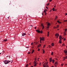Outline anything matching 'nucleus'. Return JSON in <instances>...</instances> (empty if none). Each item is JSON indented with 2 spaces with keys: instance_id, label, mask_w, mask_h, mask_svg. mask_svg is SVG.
I'll return each instance as SVG.
<instances>
[{
  "instance_id": "39448f33",
  "label": "nucleus",
  "mask_w": 67,
  "mask_h": 67,
  "mask_svg": "<svg viewBox=\"0 0 67 67\" xmlns=\"http://www.w3.org/2000/svg\"><path fill=\"white\" fill-rule=\"evenodd\" d=\"M40 43H41V41H44V37H40Z\"/></svg>"
},
{
  "instance_id": "c9c22d12",
  "label": "nucleus",
  "mask_w": 67,
  "mask_h": 67,
  "mask_svg": "<svg viewBox=\"0 0 67 67\" xmlns=\"http://www.w3.org/2000/svg\"><path fill=\"white\" fill-rule=\"evenodd\" d=\"M59 27V26L58 25L57 26V27Z\"/></svg>"
},
{
  "instance_id": "423d86ee",
  "label": "nucleus",
  "mask_w": 67,
  "mask_h": 67,
  "mask_svg": "<svg viewBox=\"0 0 67 67\" xmlns=\"http://www.w3.org/2000/svg\"><path fill=\"white\" fill-rule=\"evenodd\" d=\"M64 52L66 55H67V50H65Z\"/></svg>"
},
{
  "instance_id": "1a4fd4ad",
  "label": "nucleus",
  "mask_w": 67,
  "mask_h": 67,
  "mask_svg": "<svg viewBox=\"0 0 67 67\" xmlns=\"http://www.w3.org/2000/svg\"><path fill=\"white\" fill-rule=\"evenodd\" d=\"M67 29H66L65 30L64 32V35H66V32H67Z\"/></svg>"
},
{
  "instance_id": "20e7f679",
  "label": "nucleus",
  "mask_w": 67,
  "mask_h": 67,
  "mask_svg": "<svg viewBox=\"0 0 67 67\" xmlns=\"http://www.w3.org/2000/svg\"><path fill=\"white\" fill-rule=\"evenodd\" d=\"M36 31L37 32H38V33H43V32H42V31H40L38 30H36Z\"/></svg>"
},
{
  "instance_id": "bb28decb",
  "label": "nucleus",
  "mask_w": 67,
  "mask_h": 67,
  "mask_svg": "<svg viewBox=\"0 0 67 67\" xmlns=\"http://www.w3.org/2000/svg\"><path fill=\"white\" fill-rule=\"evenodd\" d=\"M49 48H51V46L49 45Z\"/></svg>"
},
{
  "instance_id": "f03ea898",
  "label": "nucleus",
  "mask_w": 67,
  "mask_h": 67,
  "mask_svg": "<svg viewBox=\"0 0 67 67\" xmlns=\"http://www.w3.org/2000/svg\"><path fill=\"white\" fill-rule=\"evenodd\" d=\"M10 62H11V61L5 60L4 63H5V64H9V63H10Z\"/></svg>"
},
{
  "instance_id": "c756f323",
  "label": "nucleus",
  "mask_w": 67,
  "mask_h": 67,
  "mask_svg": "<svg viewBox=\"0 0 67 67\" xmlns=\"http://www.w3.org/2000/svg\"><path fill=\"white\" fill-rule=\"evenodd\" d=\"M28 54H31V52H29L28 53Z\"/></svg>"
},
{
  "instance_id": "09e8293b",
  "label": "nucleus",
  "mask_w": 67,
  "mask_h": 67,
  "mask_svg": "<svg viewBox=\"0 0 67 67\" xmlns=\"http://www.w3.org/2000/svg\"><path fill=\"white\" fill-rule=\"evenodd\" d=\"M30 26H32V25H31Z\"/></svg>"
},
{
  "instance_id": "f257e3e1",
  "label": "nucleus",
  "mask_w": 67,
  "mask_h": 67,
  "mask_svg": "<svg viewBox=\"0 0 67 67\" xmlns=\"http://www.w3.org/2000/svg\"><path fill=\"white\" fill-rule=\"evenodd\" d=\"M47 64H48V63H46V62L44 64H43V67H48V66L47 65Z\"/></svg>"
},
{
  "instance_id": "e2e57ef3",
  "label": "nucleus",
  "mask_w": 67,
  "mask_h": 67,
  "mask_svg": "<svg viewBox=\"0 0 67 67\" xmlns=\"http://www.w3.org/2000/svg\"><path fill=\"white\" fill-rule=\"evenodd\" d=\"M47 9H48V8H47Z\"/></svg>"
},
{
  "instance_id": "3c124183",
  "label": "nucleus",
  "mask_w": 67,
  "mask_h": 67,
  "mask_svg": "<svg viewBox=\"0 0 67 67\" xmlns=\"http://www.w3.org/2000/svg\"><path fill=\"white\" fill-rule=\"evenodd\" d=\"M46 8H48V7H46Z\"/></svg>"
},
{
  "instance_id": "f704fd0d",
  "label": "nucleus",
  "mask_w": 67,
  "mask_h": 67,
  "mask_svg": "<svg viewBox=\"0 0 67 67\" xmlns=\"http://www.w3.org/2000/svg\"><path fill=\"white\" fill-rule=\"evenodd\" d=\"M45 47V45H44V46H43V47Z\"/></svg>"
},
{
  "instance_id": "5701e85b",
  "label": "nucleus",
  "mask_w": 67,
  "mask_h": 67,
  "mask_svg": "<svg viewBox=\"0 0 67 67\" xmlns=\"http://www.w3.org/2000/svg\"><path fill=\"white\" fill-rule=\"evenodd\" d=\"M41 46V44H39V45L38 46V47H40Z\"/></svg>"
},
{
  "instance_id": "0e129e2a",
  "label": "nucleus",
  "mask_w": 67,
  "mask_h": 67,
  "mask_svg": "<svg viewBox=\"0 0 67 67\" xmlns=\"http://www.w3.org/2000/svg\"><path fill=\"white\" fill-rule=\"evenodd\" d=\"M8 19H9V17H8Z\"/></svg>"
},
{
  "instance_id": "a19ab883",
  "label": "nucleus",
  "mask_w": 67,
  "mask_h": 67,
  "mask_svg": "<svg viewBox=\"0 0 67 67\" xmlns=\"http://www.w3.org/2000/svg\"><path fill=\"white\" fill-rule=\"evenodd\" d=\"M67 15V13H65V15Z\"/></svg>"
},
{
  "instance_id": "4468645a",
  "label": "nucleus",
  "mask_w": 67,
  "mask_h": 67,
  "mask_svg": "<svg viewBox=\"0 0 67 67\" xmlns=\"http://www.w3.org/2000/svg\"><path fill=\"white\" fill-rule=\"evenodd\" d=\"M57 62H56L55 63V67H56V66H57Z\"/></svg>"
},
{
  "instance_id": "cd10ccee",
  "label": "nucleus",
  "mask_w": 67,
  "mask_h": 67,
  "mask_svg": "<svg viewBox=\"0 0 67 67\" xmlns=\"http://www.w3.org/2000/svg\"><path fill=\"white\" fill-rule=\"evenodd\" d=\"M43 50V53H45V51H44V50Z\"/></svg>"
},
{
  "instance_id": "13d9d810",
  "label": "nucleus",
  "mask_w": 67,
  "mask_h": 67,
  "mask_svg": "<svg viewBox=\"0 0 67 67\" xmlns=\"http://www.w3.org/2000/svg\"><path fill=\"white\" fill-rule=\"evenodd\" d=\"M31 67H33V66H31Z\"/></svg>"
},
{
  "instance_id": "412c9836",
  "label": "nucleus",
  "mask_w": 67,
  "mask_h": 67,
  "mask_svg": "<svg viewBox=\"0 0 67 67\" xmlns=\"http://www.w3.org/2000/svg\"><path fill=\"white\" fill-rule=\"evenodd\" d=\"M8 41L7 40H3V41L4 42H6V41Z\"/></svg>"
},
{
  "instance_id": "f3484780",
  "label": "nucleus",
  "mask_w": 67,
  "mask_h": 67,
  "mask_svg": "<svg viewBox=\"0 0 67 67\" xmlns=\"http://www.w3.org/2000/svg\"><path fill=\"white\" fill-rule=\"evenodd\" d=\"M52 10L53 11H55V8H53L52 9Z\"/></svg>"
},
{
  "instance_id": "9b49d317",
  "label": "nucleus",
  "mask_w": 67,
  "mask_h": 67,
  "mask_svg": "<svg viewBox=\"0 0 67 67\" xmlns=\"http://www.w3.org/2000/svg\"><path fill=\"white\" fill-rule=\"evenodd\" d=\"M25 35H26V34H25V33H23V34H22V36H24Z\"/></svg>"
},
{
  "instance_id": "5fc2aeb1",
  "label": "nucleus",
  "mask_w": 67,
  "mask_h": 67,
  "mask_svg": "<svg viewBox=\"0 0 67 67\" xmlns=\"http://www.w3.org/2000/svg\"><path fill=\"white\" fill-rule=\"evenodd\" d=\"M51 67H54V66H52Z\"/></svg>"
},
{
  "instance_id": "c03bdc74",
  "label": "nucleus",
  "mask_w": 67,
  "mask_h": 67,
  "mask_svg": "<svg viewBox=\"0 0 67 67\" xmlns=\"http://www.w3.org/2000/svg\"><path fill=\"white\" fill-rule=\"evenodd\" d=\"M35 60H36V58L35 59Z\"/></svg>"
},
{
  "instance_id": "4d7b16f0",
  "label": "nucleus",
  "mask_w": 67,
  "mask_h": 67,
  "mask_svg": "<svg viewBox=\"0 0 67 67\" xmlns=\"http://www.w3.org/2000/svg\"><path fill=\"white\" fill-rule=\"evenodd\" d=\"M54 7H55L56 6H54Z\"/></svg>"
},
{
  "instance_id": "2eb2a0df",
  "label": "nucleus",
  "mask_w": 67,
  "mask_h": 67,
  "mask_svg": "<svg viewBox=\"0 0 67 67\" xmlns=\"http://www.w3.org/2000/svg\"><path fill=\"white\" fill-rule=\"evenodd\" d=\"M57 22H58V23H59V24H60L62 23V22H60L59 20H58L57 21Z\"/></svg>"
},
{
  "instance_id": "6e6d98bb",
  "label": "nucleus",
  "mask_w": 67,
  "mask_h": 67,
  "mask_svg": "<svg viewBox=\"0 0 67 67\" xmlns=\"http://www.w3.org/2000/svg\"><path fill=\"white\" fill-rule=\"evenodd\" d=\"M51 11H52V10H50V12H51Z\"/></svg>"
},
{
  "instance_id": "f8f14e48",
  "label": "nucleus",
  "mask_w": 67,
  "mask_h": 67,
  "mask_svg": "<svg viewBox=\"0 0 67 67\" xmlns=\"http://www.w3.org/2000/svg\"><path fill=\"white\" fill-rule=\"evenodd\" d=\"M63 58L64 59V60H65V59H67V56H66V57H63Z\"/></svg>"
},
{
  "instance_id": "a211bd4d",
  "label": "nucleus",
  "mask_w": 67,
  "mask_h": 67,
  "mask_svg": "<svg viewBox=\"0 0 67 67\" xmlns=\"http://www.w3.org/2000/svg\"><path fill=\"white\" fill-rule=\"evenodd\" d=\"M46 11H47V10L45 9V10H44V13H45L46 12Z\"/></svg>"
},
{
  "instance_id": "ea45409f",
  "label": "nucleus",
  "mask_w": 67,
  "mask_h": 67,
  "mask_svg": "<svg viewBox=\"0 0 67 67\" xmlns=\"http://www.w3.org/2000/svg\"><path fill=\"white\" fill-rule=\"evenodd\" d=\"M61 66H63V64H61Z\"/></svg>"
},
{
  "instance_id": "ddd939ff",
  "label": "nucleus",
  "mask_w": 67,
  "mask_h": 67,
  "mask_svg": "<svg viewBox=\"0 0 67 67\" xmlns=\"http://www.w3.org/2000/svg\"><path fill=\"white\" fill-rule=\"evenodd\" d=\"M41 26L42 27V30H43V29H44V26H43V25L42 24H41Z\"/></svg>"
},
{
  "instance_id": "e433bc0d",
  "label": "nucleus",
  "mask_w": 67,
  "mask_h": 67,
  "mask_svg": "<svg viewBox=\"0 0 67 67\" xmlns=\"http://www.w3.org/2000/svg\"><path fill=\"white\" fill-rule=\"evenodd\" d=\"M52 1V0H50L49 1L50 2H51V1Z\"/></svg>"
},
{
  "instance_id": "4be33fe9",
  "label": "nucleus",
  "mask_w": 67,
  "mask_h": 67,
  "mask_svg": "<svg viewBox=\"0 0 67 67\" xmlns=\"http://www.w3.org/2000/svg\"><path fill=\"white\" fill-rule=\"evenodd\" d=\"M55 61V60H52V63H54V62Z\"/></svg>"
},
{
  "instance_id": "7c9ffc66",
  "label": "nucleus",
  "mask_w": 67,
  "mask_h": 67,
  "mask_svg": "<svg viewBox=\"0 0 67 67\" xmlns=\"http://www.w3.org/2000/svg\"><path fill=\"white\" fill-rule=\"evenodd\" d=\"M54 29H56V28H57V27H54Z\"/></svg>"
},
{
  "instance_id": "7ed1b4c3",
  "label": "nucleus",
  "mask_w": 67,
  "mask_h": 67,
  "mask_svg": "<svg viewBox=\"0 0 67 67\" xmlns=\"http://www.w3.org/2000/svg\"><path fill=\"white\" fill-rule=\"evenodd\" d=\"M59 38L60 40L59 41V43L60 44H61V43H62V41H61V40H62V39H63V38H62V36H60Z\"/></svg>"
},
{
  "instance_id": "58836bf2",
  "label": "nucleus",
  "mask_w": 67,
  "mask_h": 67,
  "mask_svg": "<svg viewBox=\"0 0 67 67\" xmlns=\"http://www.w3.org/2000/svg\"><path fill=\"white\" fill-rule=\"evenodd\" d=\"M40 49H38V51H40Z\"/></svg>"
},
{
  "instance_id": "393cba45",
  "label": "nucleus",
  "mask_w": 67,
  "mask_h": 67,
  "mask_svg": "<svg viewBox=\"0 0 67 67\" xmlns=\"http://www.w3.org/2000/svg\"><path fill=\"white\" fill-rule=\"evenodd\" d=\"M49 4V3H48L47 4V6H48Z\"/></svg>"
},
{
  "instance_id": "69168bd1",
  "label": "nucleus",
  "mask_w": 67,
  "mask_h": 67,
  "mask_svg": "<svg viewBox=\"0 0 67 67\" xmlns=\"http://www.w3.org/2000/svg\"><path fill=\"white\" fill-rule=\"evenodd\" d=\"M67 65V64H66V65Z\"/></svg>"
},
{
  "instance_id": "dca6fc26",
  "label": "nucleus",
  "mask_w": 67,
  "mask_h": 67,
  "mask_svg": "<svg viewBox=\"0 0 67 67\" xmlns=\"http://www.w3.org/2000/svg\"><path fill=\"white\" fill-rule=\"evenodd\" d=\"M52 58L50 59L49 60L50 62H51L52 61Z\"/></svg>"
},
{
  "instance_id": "49530a36",
  "label": "nucleus",
  "mask_w": 67,
  "mask_h": 67,
  "mask_svg": "<svg viewBox=\"0 0 67 67\" xmlns=\"http://www.w3.org/2000/svg\"><path fill=\"white\" fill-rule=\"evenodd\" d=\"M46 13H45V15H46Z\"/></svg>"
},
{
  "instance_id": "a18cd8bd",
  "label": "nucleus",
  "mask_w": 67,
  "mask_h": 67,
  "mask_svg": "<svg viewBox=\"0 0 67 67\" xmlns=\"http://www.w3.org/2000/svg\"><path fill=\"white\" fill-rule=\"evenodd\" d=\"M64 22H66V20H64Z\"/></svg>"
},
{
  "instance_id": "72a5a7b5",
  "label": "nucleus",
  "mask_w": 67,
  "mask_h": 67,
  "mask_svg": "<svg viewBox=\"0 0 67 67\" xmlns=\"http://www.w3.org/2000/svg\"><path fill=\"white\" fill-rule=\"evenodd\" d=\"M33 42H32L31 43V45H33Z\"/></svg>"
},
{
  "instance_id": "0eeeda50",
  "label": "nucleus",
  "mask_w": 67,
  "mask_h": 67,
  "mask_svg": "<svg viewBox=\"0 0 67 67\" xmlns=\"http://www.w3.org/2000/svg\"><path fill=\"white\" fill-rule=\"evenodd\" d=\"M55 36L57 37V38H58V36H59V35L58 34H57L55 35Z\"/></svg>"
},
{
  "instance_id": "37998d69",
  "label": "nucleus",
  "mask_w": 67,
  "mask_h": 67,
  "mask_svg": "<svg viewBox=\"0 0 67 67\" xmlns=\"http://www.w3.org/2000/svg\"><path fill=\"white\" fill-rule=\"evenodd\" d=\"M33 52H32L31 54H33Z\"/></svg>"
},
{
  "instance_id": "bf43d9fd",
  "label": "nucleus",
  "mask_w": 67,
  "mask_h": 67,
  "mask_svg": "<svg viewBox=\"0 0 67 67\" xmlns=\"http://www.w3.org/2000/svg\"><path fill=\"white\" fill-rule=\"evenodd\" d=\"M66 22H67V20H66Z\"/></svg>"
},
{
  "instance_id": "4c0bfd02",
  "label": "nucleus",
  "mask_w": 67,
  "mask_h": 67,
  "mask_svg": "<svg viewBox=\"0 0 67 67\" xmlns=\"http://www.w3.org/2000/svg\"><path fill=\"white\" fill-rule=\"evenodd\" d=\"M32 52H33H33H34V50H33Z\"/></svg>"
},
{
  "instance_id": "2f4dec72",
  "label": "nucleus",
  "mask_w": 67,
  "mask_h": 67,
  "mask_svg": "<svg viewBox=\"0 0 67 67\" xmlns=\"http://www.w3.org/2000/svg\"><path fill=\"white\" fill-rule=\"evenodd\" d=\"M62 45H63V46H65V44H64V43H63V44Z\"/></svg>"
},
{
  "instance_id": "338daca9",
  "label": "nucleus",
  "mask_w": 67,
  "mask_h": 67,
  "mask_svg": "<svg viewBox=\"0 0 67 67\" xmlns=\"http://www.w3.org/2000/svg\"><path fill=\"white\" fill-rule=\"evenodd\" d=\"M57 18V17H56V19Z\"/></svg>"
},
{
  "instance_id": "8fccbe9b",
  "label": "nucleus",
  "mask_w": 67,
  "mask_h": 67,
  "mask_svg": "<svg viewBox=\"0 0 67 67\" xmlns=\"http://www.w3.org/2000/svg\"><path fill=\"white\" fill-rule=\"evenodd\" d=\"M41 63H40V65H41Z\"/></svg>"
},
{
  "instance_id": "a878e982",
  "label": "nucleus",
  "mask_w": 67,
  "mask_h": 67,
  "mask_svg": "<svg viewBox=\"0 0 67 67\" xmlns=\"http://www.w3.org/2000/svg\"><path fill=\"white\" fill-rule=\"evenodd\" d=\"M51 55H53V52H52V53H51Z\"/></svg>"
},
{
  "instance_id": "052dcab7",
  "label": "nucleus",
  "mask_w": 67,
  "mask_h": 67,
  "mask_svg": "<svg viewBox=\"0 0 67 67\" xmlns=\"http://www.w3.org/2000/svg\"><path fill=\"white\" fill-rule=\"evenodd\" d=\"M29 64L31 65V63H30Z\"/></svg>"
},
{
  "instance_id": "b1692460",
  "label": "nucleus",
  "mask_w": 67,
  "mask_h": 67,
  "mask_svg": "<svg viewBox=\"0 0 67 67\" xmlns=\"http://www.w3.org/2000/svg\"><path fill=\"white\" fill-rule=\"evenodd\" d=\"M49 36V32H48V36Z\"/></svg>"
},
{
  "instance_id": "6e6552de",
  "label": "nucleus",
  "mask_w": 67,
  "mask_h": 67,
  "mask_svg": "<svg viewBox=\"0 0 67 67\" xmlns=\"http://www.w3.org/2000/svg\"><path fill=\"white\" fill-rule=\"evenodd\" d=\"M34 64H35L34 65V66H36V64H37V63L35 61L34 62Z\"/></svg>"
},
{
  "instance_id": "473e14b6",
  "label": "nucleus",
  "mask_w": 67,
  "mask_h": 67,
  "mask_svg": "<svg viewBox=\"0 0 67 67\" xmlns=\"http://www.w3.org/2000/svg\"><path fill=\"white\" fill-rule=\"evenodd\" d=\"M35 29L36 30V27H35Z\"/></svg>"
},
{
  "instance_id": "de8ad7c7",
  "label": "nucleus",
  "mask_w": 67,
  "mask_h": 67,
  "mask_svg": "<svg viewBox=\"0 0 67 67\" xmlns=\"http://www.w3.org/2000/svg\"><path fill=\"white\" fill-rule=\"evenodd\" d=\"M42 15H43V12L42 13Z\"/></svg>"
},
{
  "instance_id": "774afa93",
  "label": "nucleus",
  "mask_w": 67,
  "mask_h": 67,
  "mask_svg": "<svg viewBox=\"0 0 67 67\" xmlns=\"http://www.w3.org/2000/svg\"><path fill=\"white\" fill-rule=\"evenodd\" d=\"M56 24H57V23H56Z\"/></svg>"
},
{
  "instance_id": "864d4df0",
  "label": "nucleus",
  "mask_w": 67,
  "mask_h": 67,
  "mask_svg": "<svg viewBox=\"0 0 67 67\" xmlns=\"http://www.w3.org/2000/svg\"><path fill=\"white\" fill-rule=\"evenodd\" d=\"M26 48H29V47H27Z\"/></svg>"
},
{
  "instance_id": "6ab92c4d",
  "label": "nucleus",
  "mask_w": 67,
  "mask_h": 67,
  "mask_svg": "<svg viewBox=\"0 0 67 67\" xmlns=\"http://www.w3.org/2000/svg\"><path fill=\"white\" fill-rule=\"evenodd\" d=\"M34 43H35V44H37V43H38L37 42H34Z\"/></svg>"
},
{
  "instance_id": "680f3d73",
  "label": "nucleus",
  "mask_w": 67,
  "mask_h": 67,
  "mask_svg": "<svg viewBox=\"0 0 67 67\" xmlns=\"http://www.w3.org/2000/svg\"><path fill=\"white\" fill-rule=\"evenodd\" d=\"M0 55H1V53H0Z\"/></svg>"
},
{
  "instance_id": "603ef678",
  "label": "nucleus",
  "mask_w": 67,
  "mask_h": 67,
  "mask_svg": "<svg viewBox=\"0 0 67 67\" xmlns=\"http://www.w3.org/2000/svg\"><path fill=\"white\" fill-rule=\"evenodd\" d=\"M57 10L55 9V11H57Z\"/></svg>"
},
{
  "instance_id": "9d476101",
  "label": "nucleus",
  "mask_w": 67,
  "mask_h": 67,
  "mask_svg": "<svg viewBox=\"0 0 67 67\" xmlns=\"http://www.w3.org/2000/svg\"><path fill=\"white\" fill-rule=\"evenodd\" d=\"M47 25H48V26H47V28H49V26L50 25V24H49V23H48L47 24Z\"/></svg>"
},
{
  "instance_id": "c85d7f7f",
  "label": "nucleus",
  "mask_w": 67,
  "mask_h": 67,
  "mask_svg": "<svg viewBox=\"0 0 67 67\" xmlns=\"http://www.w3.org/2000/svg\"><path fill=\"white\" fill-rule=\"evenodd\" d=\"M28 66V64H27L26 66V67H27V66Z\"/></svg>"
},
{
  "instance_id": "79ce46f5",
  "label": "nucleus",
  "mask_w": 67,
  "mask_h": 67,
  "mask_svg": "<svg viewBox=\"0 0 67 67\" xmlns=\"http://www.w3.org/2000/svg\"><path fill=\"white\" fill-rule=\"evenodd\" d=\"M65 40H66V39L64 38V41H65Z\"/></svg>"
},
{
  "instance_id": "aec40b11",
  "label": "nucleus",
  "mask_w": 67,
  "mask_h": 67,
  "mask_svg": "<svg viewBox=\"0 0 67 67\" xmlns=\"http://www.w3.org/2000/svg\"><path fill=\"white\" fill-rule=\"evenodd\" d=\"M51 45L52 46H54V43H52V44H51Z\"/></svg>"
}]
</instances>
